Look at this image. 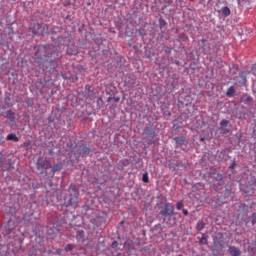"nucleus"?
<instances>
[{"instance_id":"nucleus-15","label":"nucleus","mask_w":256,"mask_h":256,"mask_svg":"<svg viewBox=\"0 0 256 256\" xmlns=\"http://www.w3.org/2000/svg\"><path fill=\"white\" fill-rule=\"evenodd\" d=\"M142 181H143V183H148L149 182V174L148 173L143 174Z\"/></svg>"},{"instance_id":"nucleus-7","label":"nucleus","mask_w":256,"mask_h":256,"mask_svg":"<svg viewBox=\"0 0 256 256\" xmlns=\"http://www.w3.org/2000/svg\"><path fill=\"white\" fill-rule=\"evenodd\" d=\"M61 169H63V165L61 163L55 164L51 170L52 177L55 175V173H57L58 171H61Z\"/></svg>"},{"instance_id":"nucleus-4","label":"nucleus","mask_w":256,"mask_h":256,"mask_svg":"<svg viewBox=\"0 0 256 256\" xmlns=\"http://www.w3.org/2000/svg\"><path fill=\"white\" fill-rule=\"evenodd\" d=\"M175 213V207L171 203H166L164 206L161 208L160 215L162 217H172Z\"/></svg>"},{"instance_id":"nucleus-32","label":"nucleus","mask_w":256,"mask_h":256,"mask_svg":"<svg viewBox=\"0 0 256 256\" xmlns=\"http://www.w3.org/2000/svg\"><path fill=\"white\" fill-rule=\"evenodd\" d=\"M163 23H165V21L160 22V25H163Z\"/></svg>"},{"instance_id":"nucleus-13","label":"nucleus","mask_w":256,"mask_h":256,"mask_svg":"<svg viewBox=\"0 0 256 256\" xmlns=\"http://www.w3.org/2000/svg\"><path fill=\"white\" fill-rule=\"evenodd\" d=\"M222 13L223 15H225V17H229V15H231V10L229 9V7H224L222 8Z\"/></svg>"},{"instance_id":"nucleus-18","label":"nucleus","mask_w":256,"mask_h":256,"mask_svg":"<svg viewBox=\"0 0 256 256\" xmlns=\"http://www.w3.org/2000/svg\"><path fill=\"white\" fill-rule=\"evenodd\" d=\"M227 125H229V121H228V120H222V121L220 122V126H221V127H227Z\"/></svg>"},{"instance_id":"nucleus-20","label":"nucleus","mask_w":256,"mask_h":256,"mask_svg":"<svg viewBox=\"0 0 256 256\" xmlns=\"http://www.w3.org/2000/svg\"><path fill=\"white\" fill-rule=\"evenodd\" d=\"M7 116L9 117V119H13V117L15 116V114H14L11 110H9V111L7 112Z\"/></svg>"},{"instance_id":"nucleus-28","label":"nucleus","mask_w":256,"mask_h":256,"mask_svg":"<svg viewBox=\"0 0 256 256\" xmlns=\"http://www.w3.org/2000/svg\"><path fill=\"white\" fill-rule=\"evenodd\" d=\"M224 133H229V130H227V129H224Z\"/></svg>"},{"instance_id":"nucleus-31","label":"nucleus","mask_w":256,"mask_h":256,"mask_svg":"<svg viewBox=\"0 0 256 256\" xmlns=\"http://www.w3.org/2000/svg\"><path fill=\"white\" fill-rule=\"evenodd\" d=\"M163 23H165V21L160 22V25H163Z\"/></svg>"},{"instance_id":"nucleus-27","label":"nucleus","mask_w":256,"mask_h":256,"mask_svg":"<svg viewBox=\"0 0 256 256\" xmlns=\"http://www.w3.org/2000/svg\"><path fill=\"white\" fill-rule=\"evenodd\" d=\"M235 168V163H232L230 166V169H234Z\"/></svg>"},{"instance_id":"nucleus-12","label":"nucleus","mask_w":256,"mask_h":256,"mask_svg":"<svg viewBox=\"0 0 256 256\" xmlns=\"http://www.w3.org/2000/svg\"><path fill=\"white\" fill-rule=\"evenodd\" d=\"M196 229L198 231H203V229H205V222L204 221H199L196 225Z\"/></svg>"},{"instance_id":"nucleus-30","label":"nucleus","mask_w":256,"mask_h":256,"mask_svg":"<svg viewBox=\"0 0 256 256\" xmlns=\"http://www.w3.org/2000/svg\"><path fill=\"white\" fill-rule=\"evenodd\" d=\"M200 141H205V138H200Z\"/></svg>"},{"instance_id":"nucleus-22","label":"nucleus","mask_w":256,"mask_h":256,"mask_svg":"<svg viewBox=\"0 0 256 256\" xmlns=\"http://www.w3.org/2000/svg\"><path fill=\"white\" fill-rule=\"evenodd\" d=\"M161 3H167L168 5L172 3V0H160Z\"/></svg>"},{"instance_id":"nucleus-6","label":"nucleus","mask_w":256,"mask_h":256,"mask_svg":"<svg viewBox=\"0 0 256 256\" xmlns=\"http://www.w3.org/2000/svg\"><path fill=\"white\" fill-rule=\"evenodd\" d=\"M229 253L231 256H241V250L235 246L229 247Z\"/></svg>"},{"instance_id":"nucleus-14","label":"nucleus","mask_w":256,"mask_h":256,"mask_svg":"<svg viewBox=\"0 0 256 256\" xmlns=\"http://www.w3.org/2000/svg\"><path fill=\"white\" fill-rule=\"evenodd\" d=\"M234 93H235V87H234V86H231V87L228 89L226 95H227V97H233V94H234Z\"/></svg>"},{"instance_id":"nucleus-34","label":"nucleus","mask_w":256,"mask_h":256,"mask_svg":"<svg viewBox=\"0 0 256 256\" xmlns=\"http://www.w3.org/2000/svg\"><path fill=\"white\" fill-rule=\"evenodd\" d=\"M202 43H205V39H202Z\"/></svg>"},{"instance_id":"nucleus-8","label":"nucleus","mask_w":256,"mask_h":256,"mask_svg":"<svg viewBox=\"0 0 256 256\" xmlns=\"http://www.w3.org/2000/svg\"><path fill=\"white\" fill-rule=\"evenodd\" d=\"M241 101L242 103H251L253 101V97L249 96V94H243Z\"/></svg>"},{"instance_id":"nucleus-16","label":"nucleus","mask_w":256,"mask_h":256,"mask_svg":"<svg viewBox=\"0 0 256 256\" xmlns=\"http://www.w3.org/2000/svg\"><path fill=\"white\" fill-rule=\"evenodd\" d=\"M75 248V245L73 244H68L65 247V251H73V249Z\"/></svg>"},{"instance_id":"nucleus-24","label":"nucleus","mask_w":256,"mask_h":256,"mask_svg":"<svg viewBox=\"0 0 256 256\" xmlns=\"http://www.w3.org/2000/svg\"><path fill=\"white\" fill-rule=\"evenodd\" d=\"M252 73H253V75H255V77H256V65H254V66L252 67Z\"/></svg>"},{"instance_id":"nucleus-26","label":"nucleus","mask_w":256,"mask_h":256,"mask_svg":"<svg viewBox=\"0 0 256 256\" xmlns=\"http://www.w3.org/2000/svg\"><path fill=\"white\" fill-rule=\"evenodd\" d=\"M181 39H187V36L185 34H180Z\"/></svg>"},{"instance_id":"nucleus-19","label":"nucleus","mask_w":256,"mask_h":256,"mask_svg":"<svg viewBox=\"0 0 256 256\" xmlns=\"http://www.w3.org/2000/svg\"><path fill=\"white\" fill-rule=\"evenodd\" d=\"M200 245H207V238L202 237V238L200 239Z\"/></svg>"},{"instance_id":"nucleus-3","label":"nucleus","mask_w":256,"mask_h":256,"mask_svg":"<svg viewBox=\"0 0 256 256\" xmlns=\"http://www.w3.org/2000/svg\"><path fill=\"white\" fill-rule=\"evenodd\" d=\"M30 31L33 33V35H45V33L49 31V26H41V24H34L30 26Z\"/></svg>"},{"instance_id":"nucleus-21","label":"nucleus","mask_w":256,"mask_h":256,"mask_svg":"<svg viewBox=\"0 0 256 256\" xmlns=\"http://www.w3.org/2000/svg\"><path fill=\"white\" fill-rule=\"evenodd\" d=\"M255 223H256V215L254 213L252 214V225H255Z\"/></svg>"},{"instance_id":"nucleus-25","label":"nucleus","mask_w":256,"mask_h":256,"mask_svg":"<svg viewBox=\"0 0 256 256\" xmlns=\"http://www.w3.org/2000/svg\"><path fill=\"white\" fill-rule=\"evenodd\" d=\"M183 214L184 215H189V211L187 209H183Z\"/></svg>"},{"instance_id":"nucleus-29","label":"nucleus","mask_w":256,"mask_h":256,"mask_svg":"<svg viewBox=\"0 0 256 256\" xmlns=\"http://www.w3.org/2000/svg\"><path fill=\"white\" fill-rule=\"evenodd\" d=\"M114 101H115V102L119 101V98H114Z\"/></svg>"},{"instance_id":"nucleus-33","label":"nucleus","mask_w":256,"mask_h":256,"mask_svg":"<svg viewBox=\"0 0 256 256\" xmlns=\"http://www.w3.org/2000/svg\"><path fill=\"white\" fill-rule=\"evenodd\" d=\"M163 23H165V21L160 22V25H163Z\"/></svg>"},{"instance_id":"nucleus-1","label":"nucleus","mask_w":256,"mask_h":256,"mask_svg":"<svg viewBox=\"0 0 256 256\" xmlns=\"http://www.w3.org/2000/svg\"><path fill=\"white\" fill-rule=\"evenodd\" d=\"M55 47L51 45L38 46L35 52V61L39 65H45V63H51V67H55L54 61L59 57V54H55Z\"/></svg>"},{"instance_id":"nucleus-11","label":"nucleus","mask_w":256,"mask_h":256,"mask_svg":"<svg viewBox=\"0 0 256 256\" xmlns=\"http://www.w3.org/2000/svg\"><path fill=\"white\" fill-rule=\"evenodd\" d=\"M145 131L150 137H155L156 135L155 130H153V128L151 127H146Z\"/></svg>"},{"instance_id":"nucleus-2","label":"nucleus","mask_w":256,"mask_h":256,"mask_svg":"<svg viewBox=\"0 0 256 256\" xmlns=\"http://www.w3.org/2000/svg\"><path fill=\"white\" fill-rule=\"evenodd\" d=\"M36 169L43 175L47 169H51V162L47 159L40 158L36 163Z\"/></svg>"},{"instance_id":"nucleus-9","label":"nucleus","mask_w":256,"mask_h":256,"mask_svg":"<svg viewBox=\"0 0 256 256\" xmlns=\"http://www.w3.org/2000/svg\"><path fill=\"white\" fill-rule=\"evenodd\" d=\"M6 139L7 141H14V143L19 142V137H17V135H15L14 133L8 134Z\"/></svg>"},{"instance_id":"nucleus-17","label":"nucleus","mask_w":256,"mask_h":256,"mask_svg":"<svg viewBox=\"0 0 256 256\" xmlns=\"http://www.w3.org/2000/svg\"><path fill=\"white\" fill-rule=\"evenodd\" d=\"M176 209L178 211H181V209H183V201H179L177 204H176Z\"/></svg>"},{"instance_id":"nucleus-10","label":"nucleus","mask_w":256,"mask_h":256,"mask_svg":"<svg viewBox=\"0 0 256 256\" xmlns=\"http://www.w3.org/2000/svg\"><path fill=\"white\" fill-rule=\"evenodd\" d=\"M174 141L176 142L177 145L181 146L185 144V141H187V138L185 137H175Z\"/></svg>"},{"instance_id":"nucleus-5","label":"nucleus","mask_w":256,"mask_h":256,"mask_svg":"<svg viewBox=\"0 0 256 256\" xmlns=\"http://www.w3.org/2000/svg\"><path fill=\"white\" fill-rule=\"evenodd\" d=\"M70 198L68 200L69 205H73V203H77V197H79V190L75 186H71L69 188Z\"/></svg>"},{"instance_id":"nucleus-23","label":"nucleus","mask_w":256,"mask_h":256,"mask_svg":"<svg viewBox=\"0 0 256 256\" xmlns=\"http://www.w3.org/2000/svg\"><path fill=\"white\" fill-rule=\"evenodd\" d=\"M118 245H119V243L117 241H114L112 243V248L115 249V248H117Z\"/></svg>"}]
</instances>
